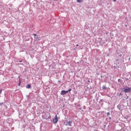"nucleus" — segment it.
Here are the masks:
<instances>
[{
	"instance_id": "nucleus-1",
	"label": "nucleus",
	"mask_w": 131,
	"mask_h": 131,
	"mask_svg": "<svg viewBox=\"0 0 131 131\" xmlns=\"http://www.w3.org/2000/svg\"><path fill=\"white\" fill-rule=\"evenodd\" d=\"M58 121L59 119L58 118V116L56 115L55 117L53 118V123L56 124Z\"/></svg>"
},
{
	"instance_id": "nucleus-2",
	"label": "nucleus",
	"mask_w": 131,
	"mask_h": 131,
	"mask_svg": "<svg viewBox=\"0 0 131 131\" xmlns=\"http://www.w3.org/2000/svg\"><path fill=\"white\" fill-rule=\"evenodd\" d=\"M34 36H35L34 37V41H37V40H40V38L38 36H36V34H34Z\"/></svg>"
},
{
	"instance_id": "nucleus-3",
	"label": "nucleus",
	"mask_w": 131,
	"mask_h": 131,
	"mask_svg": "<svg viewBox=\"0 0 131 131\" xmlns=\"http://www.w3.org/2000/svg\"><path fill=\"white\" fill-rule=\"evenodd\" d=\"M123 92L125 93H128V92H131V88L127 87V88L124 89Z\"/></svg>"
},
{
	"instance_id": "nucleus-4",
	"label": "nucleus",
	"mask_w": 131,
	"mask_h": 131,
	"mask_svg": "<svg viewBox=\"0 0 131 131\" xmlns=\"http://www.w3.org/2000/svg\"><path fill=\"white\" fill-rule=\"evenodd\" d=\"M67 93H68V91H64V90H63V91H62L61 92V95H62V96H64V95H66V94H67Z\"/></svg>"
},
{
	"instance_id": "nucleus-5",
	"label": "nucleus",
	"mask_w": 131,
	"mask_h": 131,
	"mask_svg": "<svg viewBox=\"0 0 131 131\" xmlns=\"http://www.w3.org/2000/svg\"><path fill=\"white\" fill-rule=\"evenodd\" d=\"M71 123H72V122H68V124H66V125H69V126H71Z\"/></svg>"
},
{
	"instance_id": "nucleus-6",
	"label": "nucleus",
	"mask_w": 131,
	"mask_h": 131,
	"mask_svg": "<svg viewBox=\"0 0 131 131\" xmlns=\"http://www.w3.org/2000/svg\"><path fill=\"white\" fill-rule=\"evenodd\" d=\"M18 78H19L18 85L19 86H20V85H21V80L20 79V76H18Z\"/></svg>"
},
{
	"instance_id": "nucleus-7",
	"label": "nucleus",
	"mask_w": 131,
	"mask_h": 131,
	"mask_svg": "<svg viewBox=\"0 0 131 131\" xmlns=\"http://www.w3.org/2000/svg\"><path fill=\"white\" fill-rule=\"evenodd\" d=\"M30 86H31L30 84H28L26 85L27 89H30Z\"/></svg>"
},
{
	"instance_id": "nucleus-8",
	"label": "nucleus",
	"mask_w": 131,
	"mask_h": 131,
	"mask_svg": "<svg viewBox=\"0 0 131 131\" xmlns=\"http://www.w3.org/2000/svg\"><path fill=\"white\" fill-rule=\"evenodd\" d=\"M77 3H82V0H77Z\"/></svg>"
},
{
	"instance_id": "nucleus-9",
	"label": "nucleus",
	"mask_w": 131,
	"mask_h": 131,
	"mask_svg": "<svg viewBox=\"0 0 131 131\" xmlns=\"http://www.w3.org/2000/svg\"><path fill=\"white\" fill-rule=\"evenodd\" d=\"M102 90H106V87L105 85L102 86Z\"/></svg>"
},
{
	"instance_id": "nucleus-10",
	"label": "nucleus",
	"mask_w": 131,
	"mask_h": 131,
	"mask_svg": "<svg viewBox=\"0 0 131 131\" xmlns=\"http://www.w3.org/2000/svg\"><path fill=\"white\" fill-rule=\"evenodd\" d=\"M71 91H72V89H70L68 91H67V92H70Z\"/></svg>"
},
{
	"instance_id": "nucleus-11",
	"label": "nucleus",
	"mask_w": 131,
	"mask_h": 131,
	"mask_svg": "<svg viewBox=\"0 0 131 131\" xmlns=\"http://www.w3.org/2000/svg\"><path fill=\"white\" fill-rule=\"evenodd\" d=\"M107 116H109V115H110V113H109V112L107 113Z\"/></svg>"
},
{
	"instance_id": "nucleus-12",
	"label": "nucleus",
	"mask_w": 131,
	"mask_h": 131,
	"mask_svg": "<svg viewBox=\"0 0 131 131\" xmlns=\"http://www.w3.org/2000/svg\"><path fill=\"white\" fill-rule=\"evenodd\" d=\"M2 92H3V90H0V95H1V94H2Z\"/></svg>"
},
{
	"instance_id": "nucleus-13",
	"label": "nucleus",
	"mask_w": 131,
	"mask_h": 131,
	"mask_svg": "<svg viewBox=\"0 0 131 131\" xmlns=\"http://www.w3.org/2000/svg\"><path fill=\"white\" fill-rule=\"evenodd\" d=\"M122 95L121 93H119V96H121Z\"/></svg>"
},
{
	"instance_id": "nucleus-14",
	"label": "nucleus",
	"mask_w": 131,
	"mask_h": 131,
	"mask_svg": "<svg viewBox=\"0 0 131 131\" xmlns=\"http://www.w3.org/2000/svg\"><path fill=\"white\" fill-rule=\"evenodd\" d=\"M3 103H0L1 105H3Z\"/></svg>"
},
{
	"instance_id": "nucleus-15",
	"label": "nucleus",
	"mask_w": 131,
	"mask_h": 131,
	"mask_svg": "<svg viewBox=\"0 0 131 131\" xmlns=\"http://www.w3.org/2000/svg\"><path fill=\"white\" fill-rule=\"evenodd\" d=\"M78 46H79L78 44L76 45V47H78Z\"/></svg>"
},
{
	"instance_id": "nucleus-16",
	"label": "nucleus",
	"mask_w": 131,
	"mask_h": 131,
	"mask_svg": "<svg viewBox=\"0 0 131 131\" xmlns=\"http://www.w3.org/2000/svg\"><path fill=\"white\" fill-rule=\"evenodd\" d=\"M114 1V2H116V0H113Z\"/></svg>"
},
{
	"instance_id": "nucleus-17",
	"label": "nucleus",
	"mask_w": 131,
	"mask_h": 131,
	"mask_svg": "<svg viewBox=\"0 0 131 131\" xmlns=\"http://www.w3.org/2000/svg\"><path fill=\"white\" fill-rule=\"evenodd\" d=\"M19 62H20V63L22 62V61H19Z\"/></svg>"
}]
</instances>
